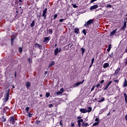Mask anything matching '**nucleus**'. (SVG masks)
I'll return each mask as SVG.
<instances>
[{"instance_id": "nucleus-17", "label": "nucleus", "mask_w": 127, "mask_h": 127, "mask_svg": "<svg viewBox=\"0 0 127 127\" xmlns=\"http://www.w3.org/2000/svg\"><path fill=\"white\" fill-rule=\"evenodd\" d=\"M82 127H89V124L88 123H85L83 122L82 123Z\"/></svg>"}, {"instance_id": "nucleus-57", "label": "nucleus", "mask_w": 127, "mask_h": 127, "mask_svg": "<svg viewBox=\"0 0 127 127\" xmlns=\"http://www.w3.org/2000/svg\"><path fill=\"white\" fill-rule=\"evenodd\" d=\"M111 47H112V45H109L108 48H110L111 49Z\"/></svg>"}, {"instance_id": "nucleus-34", "label": "nucleus", "mask_w": 127, "mask_h": 127, "mask_svg": "<svg viewBox=\"0 0 127 127\" xmlns=\"http://www.w3.org/2000/svg\"><path fill=\"white\" fill-rule=\"evenodd\" d=\"M84 121V120H83V119H80L79 120L77 121V123H83V122Z\"/></svg>"}, {"instance_id": "nucleus-30", "label": "nucleus", "mask_w": 127, "mask_h": 127, "mask_svg": "<svg viewBox=\"0 0 127 127\" xmlns=\"http://www.w3.org/2000/svg\"><path fill=\"white\" fill-rule=\"evenodd\" d=\"M53 32L52 29H50L49 30V34H52V33Z\"/></svg>"}, {"instance_id": "nucleus-11", "label": "nucleus", "mask_w": 127, "mask_h": 127, "mask_svg": "<svg viewBox=\"0 0 127 127\" xmlns=\"http://www.w3.org/2000/svg\"><path fill=\"white\" fill-rule=\"evenodd\" d=\"M126 27H127V21H125L124 26L122 28V30H123V31H125V28H126Z\"/></svg>"}, {"instance_id": "nucleus-14", "label": "nucleus", "mask_w": 127, "mask_h": 127, "mask_svg": "<svg viewBox=\"0 0 127 127\" xmlns=\"http://www.w3.org/2000/svg\"><path fill=\"white\" fill-rule=\"evenodd\" d=\"M58 53H59V49L58 48H57L55 50V55L56 56H57V54H58Z\"/></svg>"}, {"instance_id": "nucleus-28", "label": "nucleus", "mask_w": 127, "mask_h": 127, "mask_svg": "<svg viewBox=\"0 0 127 127\" xmlns=\"http://www.w3.org/2000/svg\"><path fill=\"white\" fill-rule=\"evenodd\" d=\"M105 101V98H103L102 99L98 100L99 103H102V102H104Z\"/></svg>"}, {"instance_id": "nucleus-47", "label": "nucleus", "mask_w": 127, "mask_h": 127, "mask_svg": "<svg viewBox=\"0 0 127 127\" xmlns=\"http://www.w3.org/2000/svg\"><path fill=\"white\" fill-rule=\"evenodd\" d=\"M104 82H105V80H102L101 81H100V84H103V83H104Z\"/></svg>"}, {"instance_id": "nucleus-32", "label": "nucleus", "mask_w": 127, "mask_h": 127, "mask_svg": "<svg viewBox=\"0 0 127 127\" xmlns=\"http://www.w3.org/2000/svg\"><path fill=\"white\" fill-rule=\"evenodd\" d=\"M99 125V122H96L93 124V127H96V126H98Z\"/></svg>"}, {"instance_id": "nucleus-44", "label": "nucleus", "mask_w": 127, "mask_h": 127, "mask_svg": "<svg viewBox=\"0 0 127 127\" xmlns=\"http://www.w3.org/2000/svg\"><path fill=\"white\" fill-rule=\"evenodd\" d=\"M114 82L115 83H119V80H118V79H114Z\"/></svg>"}, {"instance_id": "nucleus-29", "label": "nucleus", "mask_w": 127, "mask_h": 127, "mask_svg": "<svg viewBox=\"0 0 127 127\" xmlns=\"http://www.w3.org/2000/svg\"><path fill=\"white\" fill-rule=\"evenodd\" d=\"M105 112V109H102L99 112V114L101 115Z\"/></svg>"}, {"instance_id": "nucleus-53", "label": "nucleus", "mask_w": 127, "mask_h": 127, "mask_svg": "<svg viewBox=\"0 0 127 127\" xmlns=\"http://www.w3.org/2000/svg\"><path fill=\"white\" fill-rule=\"evenodd\" d=\"M94 89H95V86L92 87L91 91H94Z\"/></svg>"}, {"instance_id": "nucleus-23", "label": "nucleus", "mask_w": 127, "mask_h": 127, "mask_svg": "<svg viewBox=\"0 0 127 127\" xmlns=\"http://www.w3.org/2000/svg\"><path fill=\"white\" fill-rule=\"evenodd\" d=\"M120 70H121L120 68H118L116 70H115V74H118L119 72H120Z\"/></svg>"}, {"instance_id": "nucleus-13", "label": "nucleus", "mask_w": 127, "mask_h": 127, "mask_svg": "<svg viewBox=\"0 0 127 127\" xmlns=\"http://www.w3.org/2000/svg\"><path fill=\"white\" fill-rule=\"evenodd\" d=\"M109 66H110V64L109 63H105L103 64V68H108Z\"/></svg>"}, {"instance_id": "nucleus-33", "label": "nucleus", "mask_w": 127, "mask_h": 127, "mask_svg": "<svg viewBox=\"0 0 127 127\" xmlns=\"http://www.w3.org/2000/svg\"><path fill=\"white\" fill-rule=\"evenodd\" d=\"M19 52L20 53H21V52H22V48H21V47L19 48Z\"/></svg>"}, {"instance_id": "nucleus-63", "label": "nucleus", "mask_w": 127, "mask_h": 127, "mask_svg": "<svg viewBox=\"0 0 127 127\" xmlns=\"http://www.w3.org/2000/svg\"><path fill=\"white\" fill-rule=\"evenodd\" d=\"M15 78H16V72L15 73Z\"/></svg>"}, {"instance_id": "nucleus-62", "label": "nucleus", "mask_w": 127, "mask_h": 127, "mask_svg": "<svg viewBox=\"0 0 127 127\" xmlns=\"http://www.w3.org/2000/svg\"><path fill=\"white\" fill-rule=\"evenodd\" d=\"M19 5H22V3H19Z\"/></svg>"}, {"instance_id": "nucleus-64", "label": "nucleus", "mask_w": 127, "mask_h": 127, "mask_svg": "<svg viewBox=\"0 0 127 127\" xmlns=\"http://www.w3.org/2000/svg\"><path fill=\"white\" fill-rule=\"evenodd\" d=\"M125 51L127 53V49H126Z\"/></svg>"}, {"instance_id": "nucleus-61", "label": "nucleus", "mask_w": 127, "mask_h": 127, "mask_svg": "<svg viewBox=\"0 0 127 127\" xmlns=\"http://www.w3.org/2000/svg\"><path fill=\"white\" fill-rule=\"evenodd\" d=\"M48 72L47 71H45V74L46 75V74H47Z\"/></svg>"}, {"instance_id": "nucleus-41", "label": "nucleus", "mask_w": 127, "mask_h": 127, "mask_svg": "<svg viewBox=\"0 0 127 127\" xmlns=\"http://www.w3.org/2000/svg\"><path fill=\"white\" fill-rule=\"evenodd\" d=\"M53 107V104H50L49 105V108H52Z\"/></svg>"}, {"instance_id": "nucleus-46", "label": "nucleus", "mask_w": 127, "mask_h": 127, "mask_svg": "<svg viewBox=\"0 0 127 127\" xmlns=\"http://www.w3.org/2000/svg\"><path fill=\"white\" fill-rule=\"evenodd\" d=\"M95 122H98L97 123H99V119L98 118H96L95 119Z\"/></svg>"}, {"instance_id": "nucleus-18", "label": "nucleus", "mask_w": 127, "mask_h": 127, "mask_svg": "<svg viewBox=\"0 0 127 127\" xmlns=\"http://www.w3.org/2000/svg\"><path fill=\"white\" fill-rule=\"evenodd\" d=\"M74 33H76V34H78L79 33V29L78 28H75L74 31Z\"/></svg>"}, {"instance_id": "nucleus-1", "label": "nucleus", "mask_w": 127, "mask_h": 127, "mask_svg": "<svg viewBox=\"0 0 127 127\" xmlns=\"http://www.w3.org/2000/svg\"><path fill=\"white\" fill-rule=\"evenodd\" d=\"M94 22V19L89 20L85 24H84V26L85 27H89V25H91Z\"/></svg>"}, {"instance_id": "nucleus-59", "label": "nucleus", "mask_w": 127, "mask_h": 127, "mask_svg": "<svg viewBox=\"0 0 127 127\" xmlns=\"http://www.w3.org/2000/svg\"><path fill=\"white\" fill-rule=\"evenodd\" d=\"M125 120L127 121V115L125 116Z\"/></svg>"}, {"instance_id": "nucleus-25", "label": "nucleus", "mask_w": 127, "mask_h": 127, "mask_svg": "<svg viewBox=\"0 0 127 127\" xmlns=\"http://www.w3.org/2000/svg\"><path fill=\"white\" fill-rule=\"evenodd\" d=\"M81 54H82V55H84V53H85V49L82 48L81 49Z\"/></svg>"}, {"instance_id": "nucleus-39", "label": "nucleus", "mask_w": 127, "mask_h": 127, "mask_svg": "<svg viewBox=\"0 0 127 127\" xmlns=\"http://www.w3.org/2000/svg\"><path fill=\"white\" fill-rule=\"evenodd\" d=\"M64 20H66V19H60V22H63Z\"/></svg>"}, {"instance_id": "nucleus-15", "label": "nucleus", "mask_w": 127, "mask_h": 127, "mask_svg": "<svg viewBox=\"0 0 127 127\" xmlns=\"http://www.w3.org/2000/svg\"><path fill=\"white\" fill-rule=\"evenodd\" d=\"M112 84V81H110L107 84L106 87L104 88V90H107L108 88H109V86H110Z\"/></svg>"}, {"instance_id": "nucleus-50", "label": "nucleus", "mask_w": 127, "mask_h": 127, "mask_svg": "<svg viewBox=\"0 0 127 127\" xmlns=\"http://www.w3.org/2000/svg\"><path fill=\"white\" fill-rule=\"evenodd\" d=\"M125 102L126 103H127V96H125Z\"/></svg>"}, {"instance_id": "nucleus-22", "label": "nucleus", "mask_w": 127, "mask_h": 127, "mask_svg": "<svg viewBox=\"0 0 127 127\" xmlns=\"http://www.w3.org/2000/svg\"><path fill=\"white\" fill-rule=\"evenodd\" d=\"M7 101H8V96H5L4 97V102H7Z\"/></svg>"}, {"instance_id": "nucleus-40", "label": "nucleus", "mask_w": 127, "mask_h": 127, "mask_svg": "<svg viewBox=\"0 0 127 127\" xmlns=\"http://www.w3.org/2000/svg\"><path fill=\"white\" fill-rule=\"evenodd\" d=\"M94 61H95V58H92L91 60V64H93Z\"/></svg>"}, {"instance_id": "nucleus-60", "label": "nucleus", "mask_w": 127, "mask_h": 127, "mask_svg": "<svg viewBox=\"0 0 127 127\" xmlns=\"http://www.w3.org/2000/svg\"><path fill=\"white\" fill-rule=\"evenodd\" d=\"M125 64L126 65H127V60L126 61Z\"/></svg>"}, {"instance_id": "nucleus-35", "label": "nucleus", "mask_w": 127, "mask_h": 127, "mask_svg": "<svg viewBox=\"0 0 127 127\" xmlns=\"http://www.w3.org/2000/svg\"><path fill=\"white\" fill-rule=\"evenodd\" d=\"M58 16V15H57V14H55V15L54 16L53 19H56Z\"/></svg>"}, {"instance_id": "nucleus-56", "label": "nucleus", "mask_w": 127, "mask_h": 127, "mask_svg": "<svg viewBox=\"0 0 127 127\" xmlns=\"http://www.w3.org/2000/svg\"><path fill=\"white\" fill-rule=\"evenodd\" d=\"M62 50V49H61V48H60V49L59 50V52H61Z\"/></svg>"}, {"instance_id": "nucleus-5", "label": "nucleus", "mask_w": 127, "mask_h": 127, "mask_svg": "<svg viewBox=\"0 0 127 127\" xmlns=\"http://www.w3.org/2000/svg\"><path fill=\"white\" fill-rule=\"evenodd\" d=\"M50 40L49 37H45L43 40V42L46 43H48L49 41Z\"/></svg>"}, {"instance_id": "nucleus-51", "label": "nucleus", "mask_w": 127, "mask_h": 127, "mask_svg": "<svg viewBox=\"0 0 127 127\" xmlns=\"http://www.w3.org/2000/svg\"><path fill=\"white\" fill-rule=\"evenodd\" d=\"M71 127H75V124H74V123H71Z\"/></svg>"}, {"instance_id": "nucleus-12", "label": "nucleus", "mask_w": 127, "mask_h": 127, "mask_svg": "<svg viewBox=\"0 0 127 127\" xmlns=\"http://www.w3.org/2000/svg\"><path fill=\"white\" fill-rule=\"evenodd\" d=\"M25 84L27 89H28V88H29V87L31 86V84H30V82L29 81L26 82Z\"/></svg>"}, {"instance_id": "nucleus-58", "label": "nucleus", "mask_w": 127, "mask_h": 127, "mask_svg": "<svg viewBox=\"0 0 127 127\" xmlns=\"http://www.w3.org/2000/svg\"><path fill=\"white\" fill-rule=\"evenodd\" d=\"M60 126H62V121H60Z\"/></svg>"}, {"instance_id": "nucleus-8", "label": "nucleus", "mask_w": 127, "mask_h": 127, "mask_svg": "<svg viewBox=\"0 0 127 127\" xmlns=\"http://www.w3.org/2000/svg\"><path fill=\"white\" fill-rule=\"evenodd\" d=\"M64 92V88H62L61 89V90L57 93V95H61Z\"/></svg>"}, {"instance_id": "nucleus-49", "label": "nucleus", "mask_w": 127, "mask_h": 127, "mask_svg": "<svg viewBox=\"0 0 127 127\" xmlns=\"http://www.w3.org/2000/svg\"><path fill=\"white\" fill-rule=\"evenodd\" d=\"M100 86H101V84H98L97 85H96V87L97 88H99V87H100Z\"/></svg>"}, {"instance_id": "nucleus-9", "label": "nucleus", "mask_w": 127, "mask_h": 127, "mask_svg": "<svg viewBox=\"0 0 127 127\" xmlns=\"http://www.w3.org/2000/svg\"><path fill=\"white\" fill-rule=\"evenodd\" d=\"M80 112L81 113H82V114H86V113H87V109H83V108H81L80 109Z\"/></svg>"}, {"instance_id": "nucleus-36", "label": "nucleus", "mask_w": 127, "mask_h": 127, "mask_svg": "<svg viewBox=\"0 0 127 127\" xmlns=\"http://www.w3.org/2000/svg\"><path fill=\"white\" fill-rule=\"evenodd\" d=\"M82 32L84 35H86L87 34L86 33V29H83Z\"/></svg>"}, {"instance_id": "nucleus-3", "label": "nucleus", "mask_w": 127, "mask_h": 127, "mask_svg": "<svg viewBox=\"0 0 127 127\" xmlns=\"http://www.w3.org/2000/svg\"><path fill=\"white\" fill-rule=\"evenodd\" d=\"M47 8H45L44 10L43 11V15L42 16L43 17H44L45 19H46V16H47Z\"/></svg>"}, {"instance_id": "nucleus-42", "label": "nucleus", "mask_w": 127, "mask_h": 127, "mask_svg": "<svg viewBox=\"0 0 127 127\" xmlns=\"http://www.w3.org/2000/svg\"><path fill=\"white\" fill-rule=\"evenodd\" d=\"M106 7H107V8L110 7L111 8V7H112V5L107 4Z\"/></svg>"}, {"instance_id": "nucleus-19", "label": "nucleus", "mask_w": 127, "mask_h": 127, "mask_svg": "<svg viewBox=\"0 0 127 127\" xmlns=\"http://www.w3.org/2000/svg\"><path fill=\"white\" fill-rule=\"evenodd\" d=\"M91 111H92V107H87V113H91Z\"/></svg>"}, {"instance_id": "nucleus-54", "label": "nucleus", "mask_w": 127, "mask_h": 127, "mask_svg": "<svg viewBox=\"0 0 127 127\" xmlns=\"http://www.w3.org/2000/svg\"><path fill=\"white\" fill-rule=\"evenodd\" d=\"M77 124H78V127H81V123H79V122H77Z\"/></svg>"}, {"instance_id": "nucleus-7", "label": "nucleus", "mask_w": 127, "mask_h": 127, "mask_svg": "<svg viewBox=\"0 0 127 127\" xmlns=\"http://www.w3.org/2000/svg\"><path fill=\"white\" fill-rule=\"evenodd\" d=\"M35 46L36 48H38L40 50H41V49H42V46H41L39 44L36 43L35 44Z\"/></svg>"}, {"instance_id": "nucleus-43", "label": "nucleus", "mask_w": 127, "mask_h": 127, "mask_svg": "<svg viewBox=\"0 0 127 127\" xmlns=\"http://www.w3.org/2000/svg\"><path fill=\"white\" fill-rule=\"evenodd\" d=\"M2 122H5V121H6V119H5L4 118H3V117H2Z\"/></svg>"}, {"instance_id": "nucleus-26", "label": "nucleus", "mask_w": 127, "mask_h": 127, "mask_svg": "<svg viewBox=\"0 0 127 127\" xmlns=\"http://www.w3.org/2000/svg\"><path fill=\"white\" fill-rule=\"evenodd\" d=\"M14 39H15V37H13L11 39V45H12L13 43V40H14Z\"/></svg>"}, {"instance_id": "nucleus-10", "label": "nucleus", "mask_w": 127, "mask_h": 127, "mask_svg": "<svg viewBox=\"0 0 127 127\" xmlns=\"http://www.w3.org/2000/svg\"><path fill=\"white\" fill-rule=\"evenodd\" d=\"M98 5H94L91 6L90 7V10H93V9H96V8H98Z\"/></svg>"}, {"instance_id": "nucleus-16", "label": "nucleus", "mask_w": 127, "mask_h": 127, "mask_svg": "<svg viewBox=\"0 0 127 127\" xmlns=\"http://www.w3.org/2000/svg\"><path fill=\"white\" fill-rule=\"evenodd\" d=\"M53 65H55V62L54 61H53L50 63L49 65V68H50V67H52Z\"/></svg>"}, {"instance_id": "nucleus-31", "label": "nucleus", "mask_w": 127, "mask_h": 127, "mask_svg": "<svg viewBox=\"0 0 127 127\" xmlns=\"http://www.w3.org/2000/svg\"><path fill=\"white\" fill-rule=\"evenodd\" d=\"M28 116L29 117V118H31L32 117V115H33V114H31L29 112H28Z\"/></svg>"}, {"instance_id": "nucleus-55", "label": "nucleus", "mask_w": 127, "mask_h": 127, "mask_svg": "<svg viewBox=\"0 0 127 127\" xmlns=\"http://www.w3.org/2000/svg\"><path fill=\"white\" fill-rule=\"evenodd\" d=\"M46 96H50V94L49 93H47Z\"/></svg>"}, {"instance_id": "nucleus-27", "label": "nucleus", "mask_w": 127, "mask_h": 127, "mask_svg": "<svg viewBox=\"0 0 127 127\" xmlns=\"http://www.w3.org/2000/svg\"><path fill=\"white\" fill-rule=\"evenodd\" d=\"M28 62H29V64H31V63H32V60H31V58H29L28 59Z\"/></svg>"}, {"instance_id": "nucleus-21", "label": "nucleus", "mask_w": 127, "mask_h": 127, "mask_svg": "<svg viewBox=\"0 0 127 127\" xmlns=\"http://www.w3.org/2000/svg\"><path fill=\"white\" fill-rule=\"evenodd\" d=\"M10 89H7L6 91V96H9V91H10Z\"/></svg>"}, {"instance_id": "nucleus-24", "label": "nucleus", "mask_w": 127, "mask_h": 127, "mask_svg": "<svg viewBox=\"0 0 127 127\" xmlns=\"http://www.w3.org/2000/svg\"><path fill=\"white\" fill-rule=\"evenodd\" d=\"M127 79H125L124 83V87H127Z\"/></svg>"}, {"instance_id": "nucleus-52", "label": "nucleus", "mask_w": 127, "mask_h": 127, "mask_svg": "<svg viewBox=\"0 0 127 127\" xmlns=\"http://www.w3.org/2000/svg\"><path fill=\"white\" fill-rule=\"evenodd\" d=\"M107 51H108V52H110V51H111V48H108L107 49Z\"/></svg>"}, {"instance_id": "nucleus-37", "label": "nucleus", "mask_w": 127, "mask_h": 127, "mask_svg": "<svg viewBox=\"0 0 127 127\" xmlns=\"http://www.w3.org/2000/svg\"><path fill=\"white\" fill-rule=\"evenodd\" d=\"M29 107H26V113H28V112H29Z\"/></svg>"}, {"instance_id": "nucleus-38", "label": "nucleus", "mask_w": 127, "mask_h": 127, "mask_svg": "<svg viewBox=\"0 0 127 127\" xmlns=\"http://www.w3.org/2000/svg\"><path fill=\"white\" fill-rule=\"evenodd\" d=\"M72 5L74 8H76V7H78V6L76 5V4H72Z\"/></svg>"}, {"instance_id": "nucleus-6", "label": "nucleus", "mask_w": 127, "mask_h": 127, "mask_svg": "<svg viewBox=\"0 0 127 127\" xmlns=\"http://www.w3.org/2000/svg\"><path fill=\"white\" fill-rule=\"evenodd\" d=\"M10 122L12 125H14V124H15V121L14 120V117H10Z\"/></svg>"}, {"instance_id": "nucleus-20", "label": "nucleus", "mask_w": 127, "mask_h": 127, "mask_svg": "<svg viewBox=\"0 0 127 127\" xmlns=\"http://www.w3.org/2000/svg\"><path fill=\"white\" fill-rule=\"evenodd\" d=\"M34 25H35V21L33 20L32 23L30 24L31 27H34Z\"/></svg>"}, {"instance_id": "nucleus-45", "label": "nucleus", "mask_w": 127, "mask_h": 127, "mask_svg": "<svg viewBox=\"0 0 127 127\" xmlns=\"http://www.w3.org/2000/svg\"><path fill=\"white\" fill-rule=\"evenodd\" d=\"M82 118V117H81V116H78L77 118H76V119H77V120H80V119H81Z\"/></svg>"}, {"instance_id": "nucleus-48", "label": "nucleus", "mask_w": 127, "mask_h": 127, "mask_svg": "<svg viewBox=\"0 0 127 127\" xmlns=\"http://www.w3.org/2000/svg\"><path fill=\"white\" fill-rule=\"evenodd\" d=\"M97 0H91L90 1V3H93V2H94V1H96Z\"/></svg>"}, {"instance_id": "nucleus-4", "label": "nucleus", "mask_w": 127, "mask_h": 127, "mask_svg": "<svg viewBox=\"0 0 127 127\" xmlns=\"http://www.w3.org/2000/svg\"><path fill=\"white\" fill-rule=\"evenodd\" d=\"M117 31H118V29H116L112 31L110 33V36H115L116 33H117Z\"/></svg>"}, {"instance_id": "nucleus-2", "label": "nucleus", "mask_w": 127, "mask_h": 127, "mask_svg": "<svg viewBox=\"0 0 127 127\" xmlns=\"http://www.w3.org/2000/svg\"><path fill=\"white\" fill-rule=\"evenodd\" d=\"M84 81H85V80H83L82 81L77 82L75 83L74 84V85H73V87L74 88H77V87H78V86L83 84V83H84Z\"/></svg>"}]
</instances>
